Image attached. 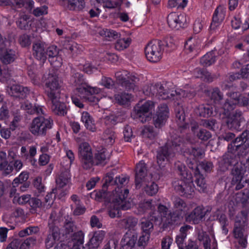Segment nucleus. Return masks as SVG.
Returning <instances> with one entry per match:
<instances>
[{"label":"nucleus","mask_w":249,"mask_h":249,"mask_svg":"<svg viewBox=\"0 0 249 249\" xmlns=\"http://www.w3.org/2000/svg\"><path fill=\"white\" fill-rule=\"evenodd\" d=\"M143 93L149 96H155L159 99H178L182 97L192 98L195 93L190 90L177 89L170 90L166 84L157 83L155 84L147 85L143 88Z\"/></svg>","instance_id":"nucleus-1"},{"label":"nucleus","mask_w":249,"mask_h":249,"mask_svg":"<svg viewBox=\"0 0 249 249\" xmlns=\"http://www.w3.org/2000/svg\"><path fill=\"white\" fill-rule=\"evenodd\" d=\"M71 82L72 84L77 86L76 90L79 96L83 99L89 100L93 103H98L99 101L98 97L95 95L101 92V89L97 87H92L86 83L83 75L78 72L73 74Z\"/></svg>","instance_id":"nucleus-2"},{"label":"nucleus","mask_w":249,"mask_h":249,"mask_svg":"<svg viewBox=\"0 0 249 249\" xmlns=\"http://www.w3.org/2000/svg\"><path fill=\"white\" fill-rule=\"evenodd\" d=\"M122 190L118 188L113 195H110V208L108 211V214L111 218L120 216L119 210H127L131 207V204L127 200L129 193L128 190Z\"/></svg>","instance_id":"nucleus-3"},{"label":"nucleus","mask_w":249,"mask_h":249,"mask_svg":"<svg viewBox=\"0 0 249 249\" xmlns=\"http://www.w3.org/2000/svg\"><path fill=\"white\" fill-rule=\"evenodd\" d=\"M185 166L178 167L181 178L173 183L175 190L181 196L189 197L194 191L192 176L185 170Z\"/></svg>","instance_id":"nucleus-4"},{"label":"nucleus","mask_w":249,"mask_h":249,"mask_svg":"<svg viewBox=\"0 0 249 249\" xmlns=\"http://www.w3.org/2000/svg\"><path fill=\"white\" fill-rule=\"evenodd\" d=\"M183 145L182 138L175 137L169 141L166 145L161 147L158 152L157 155V163L160 167H162L166 164L169 157L171 155V151L174 153L178 151L179 147Z\"/></svg>","instance_id":"nucleus-5"},{"label":"nucleus","mask_w":249,"mask_h":249,"mask_svg":"<svg viewBox=\"0 0 249 249\" xmlns=\"http://www.w3.org/2000/svg\"><path fill=\"white\" fill-rule=\"evenodd\" d=\"M53 120L50 117L38 116L34 118L29 127V131L36 136H44L47 131L52 129Z\"/></svg>","instance_id":"nucleus-6"},{"label":"nucleus","mask_w":249,"mask_h":249,"mask_svg":"<svg viewBox=\"0 0 249 249\" xmlns=\"http://www.w3.org/2000/svg\"><path fill=\"white\" fill-rule=\"evenodd\" d=\"M59 223V219L57 216V212L55 211H52L48 219L49 231L45 240V244L47 249L52 247L56 241L59 239L60 231L58 227Z\"/></svg>","instance_id":"nucleus-7"},{"label":"nucleus","mask_w":249,"mask_h":249,"mask_svg":"<svg viewBox=\"0 0 249 249\" xmlns=\"http://www.w3.org/2000/svg\"><path fill=\"white\" fill-rule=\"evenodd\" d=\"M45 93L49 100H54L60 98V82L56 74L49 73L45 82Z\"/></svg>","instance_id":"nucleus-8"},{"label":"nucleus","mask_w":249,"mask_h":249,"mask_svg":"<svg viewBox=\"0 0 249 249\" xmlns=\"http://www.w3.org/2000/svg\"><path fill=\"white\" fill-rule=\"evenodd\" d=\"M115 75L117 82L127 90H134L140 81L136 74L130 73L126 70L117 71Z\"/></svg>","instance_id":"nucleus-9"},{"label":"nucleus","mask_w":249,"mask_h":249,"mask_svg":"<svg viewBox=\"0 0 249 249\" xmlns=\"http://www.w3.org/2000/svg\"><path fill=\"white\" fill-rule=\"evenodd\" d=\"M176 213H169L168 209L163 205L160 204L158 207V211L155 209L151 220L160 224L162 222L165 224H173L177 221L178 215L175 216Z\"/></svg>","instance_id":"nucleus-10"},{"label":"nucleus","mask_w":249,"mask_h":249,"mask_svg":"<svg viewBox=\"0 0 249 249\" xmlns=\"http://www.w3.org/2000/svg\"><path fill=\"white\" fill-rule=\"evenodd\" d=\"M163 49L160 42L157 40L150 42L145 47V54L147 59L152 63H157L161 59Z\"/></svg>","instance_id":"nucleus-11"},{"label":"nucleus","mask_w":249,"mask_h":249,"mask_svg":"<svg viewBox=\"0 0 249 249\" xmlns=\"http://www.w3.org/2000/svg\"><path fill=\"white\" fill-rule=\"evenodd\" d=\"M192 153L194 157V160L196 162L195 166L191 167L192 169L194 168L195 182L197 185V186L200 188V190H201L202 189V175L201 174L202 162L201 161L202 159V150L199 148L196 149L193 148L192 150Z\"/></svg>","instance_id":"nucleus-12"},{"label":"nucleus","mask_w":249,"mask_h":249,"mask_svg":"<svg viewBox=\"0 0 249 249\" xmlns=\"http://www.w3.org/2000/svg\"><path fill=\"white\" fill-rule=\"evenodd\" d=\"M167 22L170 28L175 30L185 28L188 23L187 17L185 14L176 12H172L168 15Z\"/></svg>","instance_id":"nucleus-13"},{"label":"nucleus","mask_w":249,"mask_h":249,"mask_svg":"<svg viewBox=\"0 0 249 249\" xmlns=\"http://www.w3.org/2000/svg\"><path fill=\"white\" fill-rule=\"evenodd\" d=\"M79 154L83 167L86 169L90 168L93 164V156L88 143L85 142L80 144Z\"/></svg>","instance_id":"nucleus-14"},{"label":"nucleus","mask_w":249,"mask_h":249,"mask_svg":"<svg viewBox=\"0 0 249 249\" xmlns=\"http://www.w3.org/2000/svg\"><path fill=\"white\" fill-rule=\"evenodd\" d=\"M244 121L243 112L239 109H236L227 118L226 124L229 129L239 131L241 129V123Z\"/></svg>","instance_id":"nucleus-15"},{"label":"nucleus","mask_w":249,"mask_h":249,"mask_svg":"<svg viewBox=\"0 0 249 249\" xmlns=\"http://www.w3.org/2000/svg\"><path fill=\"white\" fill-rule=\"evenodd\" d=\"M169 110L166 104L158 106L156 114L154 117V125L156 127L160 128L163 126L169 117Z\"/></svg>","instance_id":"nucleus-16"},{"label":"nucleus","mask_w":249,"mask_h":249,"mask_svg":"<svg viewBox=\"0 0 249 249\" xmlns=\"http://www.w3.org/2000/svg\"><path fill=\"white\" fill-rule=\"evenodd\" d=\"M155 107V103L152 101H147L136 108L137 115L140 117H145V122L151 116L152 111Z\"/></svg>","instance_id":"nucleus-17"},{"label":"nucleus","mask_w":249,"mask_h":249,"mask_svg":"<svg viewBox=\"0 0 249 249\" xmlns=\"http://www.w3.org/2000/svg\"><path fill=\"white\" fill-rule=\"evenodd\" d=\"M137 233L134 231L129 230L123 236L121 245L123 249H132L137 240Z\"/></svg>","instance_id":"nucleus-18"},{"label":"nucleus","mask_w":249,"mask_h":249,"mask_svg":"<svg viewBox=\"0 0 249 249\" xmlns=\"http://www.w3.org/2000/svg\"><path fill=\"white\" fill-rule=\"evenodd\" d=\"M174 208L175 212L173 213H176L175 216L178 215V218L177 220L179 219L182 214L189 211L193 208L192 205L191 204H187L186 202L179 197H176L173 201Z\"/></svg>","instance_id":"nucleus-19"},{"label":"nucleus","mask_w":249,"mask_h":249,"mask_svg":"<svg viewBox=\"0 0 249 249\" xmlns=\"http://www.w3.org/2000/svg\"><path fill=\"white\" fill-rule=\"evenodd\" d=\"M147 167L143 160H141L136 165L135 168V184L137 187L140 188L141 183L144 181L147 175Z\"/></svg>","instance_id":"nucleus-20"},{"label":"nucleus","mask_w":249,"mask_h":249,"mask_svg":"<svg viewBox=\"0 0 249 249\" xmlns=\"http://www.w3.org/2000/svg\"><path fill=\"white\" fill-rule=\"evenodd\" d=\"M231 174L232 176L231 184L236 185L235 190H236L242 189L244 187L243 183L242 182L244 175L242 166L240 165L233 166Z\"/></svg>","instance_id":"nucleus-21"},{"label":"nucleus","mask_w":249,"mask_h":249,"mask_svg":"<svg viewBox=\"0 0 249 249\" xmlns=\"http://www.w3.org/2000/svg\"><path fill=\"white\" fill-rule=\"evenodd\" d=\"M45 44L42 42L37 41L33 44L32 50L33 56L37 60L44 62L46 59Z\"/></svg>","instance_id":"nucleus-22"},{"label":"nucleus","mask_w":249,"mask_h":249,"mask_svg":"<svg viewBox=\"0 0 249 249\" xmlns=\"http://www.w3.org/2000/svg\"><path fill=\"white\" fill-rule=\"evenodd\" d=\"M155 208V201L151 199H145L139 203L138 209L139 213H148L150 215V220H151Z\"/></svg>","instance_id":"nucleus-23"},{"label":"nucleus","mask_w":249,"mask_h":249,"mask_svg":"<svg viewBox=\"0 0 249 249\" xmlns=\"http://www.w3.org/2000/svg\"><path fill=\"white\" fill-rule=\"evenodd\" d=\"M71 175L69 169L62 170L58 174L55 179L56 185L58 187L63 188L69 185L71 183Z\"/></svg>","instance_id":"nucleus-24"},{"label":"nucleus","mask_w":249,"mask_h":249,"mask_svg":"<svg viewBox=\"0 0 249 249\" xmlns=\"http://www.w3.org/2000/svg\"><path fill=\"white\" fill-rule=\"evenodd\" d=\"M16 52L14 50L3 46L0 48V59L5 64H8L16 59Z\"/></svg>","instance_id":"nucleus-25"},{"label":"nucleus","mask_w":249,"mask_h":249,"mask_svg":"<svg viewBox=\"0 0 249 249\" xmlns=\"http://www.w3.org/2000/svg\"><path fill=\"white\" fill-rule=\"evenodd\" d=\"M202 219V207L197 206L190 213L186 214L185 220L194 224H198Z\"/></svg>","instance_id":"nucleus-26"},{"label":"nucleus","mask_w":249,"mask_h":249,"mask_svg":"<svg viewBox=\"0 0 249 249\" xmlns=\"http://www.w3.org/2000/svg\"><path fill=\"white\" fill-rule=\"evenodd\" d=\"M225 9L219 6L215 9L214 13L213 21L210 25L211 29H215L224 19L225 16Z\"/></svg>","instance_id":"nucleus-27"},{"label":"nucleus","mask_w":249,"mask_h":249,"mask_svg":"<svg viewBox=\"0 0 249 249\" xmlns=\"http://www.w3.org/2000/svg\"><path fill=\"white\" fill-rule=\"evenodd\" d=\"M46 55H48L50 59L55 58V62H53L52 60H50L51 64L53 65V67H59L61 66L62 59L59 56H58V50L56 46L52 45L49 47L46 51Z\"/></svg>","instance_id":"nucleus-28"},{"label":"nucleus","mask_w":249,"mask_h":249,"mask_svg":"<svg viewBox=\"0 0 249 249\" xmlns=\"http://www.w3.org/2000/svg\"><path fill=\"white\" fill-rule=\"evenodd\" d=\"M30 90L27 87L18 85H13L10 87L9 94L14 97L24 98L29 93Z\"/></svg>","instance_id":"nucleus-29"},{"label":"nucleus","mask_w":249,"mask_h":249,"mask_svg":"<svg viewBox=\"0 0 249 249\" xmlns=\"http://www.w3.org/2000/svg\"><path fill=\"white\" fill-rule=\"evenodd\" d=\"M106 235V232L103 230L95 231L88 242L90 248L97 249L102 243Z\"/></svg>","instance_id":"nucleus-30"},{"label":"nucleus","mask_w":249,"mask_h":249,"mask_svg":"<svg viewBox=\"0 0 249 249\" xmlns=\"http://www.w3.org/2000/svg\"><path fill=\"white\" fill-rule=\"evenodd\" d=\"M59 99L50 100L52 103L51 109L54 114L60 116H64L67 114V107L64 103L59 101Z\"/></svg>","instance_id":"nucleus-31"},{"label":"nucleus","mask_w":249,"mask_h":249,"mask_svg":"<svg viewBox=\"0 0 249 249\" xmlns=\"http://www.w3.org/2000/svg\"><path fill=\"white\" fill-rule=\"evenodd\" d=\"M84 233L82 231L74 232L71 236V241L69 242V246L81 248L84 243Z\"/></svg>","instance_id":"nucleus-32"},{"label":"nucleus","mask_w":249,"mask_h":249,"mask_svg":"<svg viewBox=\"0 0 249 249\" xmlns=\"http://www.w3.org/2000/svg\"><path fill=\"white\" fill-rule=\"evenodd\" d=\"M114 102L120 105H128L133 100L131 94L125 92H118L114 94Z\"/></svg>","instance_id":"nucleus-33"},{"label":"nucleus","mask_w":249,"mask_h":249,"mask_svg":"<svg viewBox=\"0 0 249 249\" xmlns=\"http://www.w3.org/2000/svg\"><path fill=\"white\" fill-rule=\"evenodd\" d=\"M81 121L84 123L86 128L91 132L96 131L94 120L89 113L87 111L82 112L81 118Z\"/></svg>","instance_id":"nucleus-34"},{"label":"nucleus","mask_w":249,"mask_h":249,"mask_svg":"<svg viewBox=\"0 0 249 249\" xmlns=\"http://www.w3.org/2000/svg\"><path fill=\"white\" fill-rule=\"evenodd\" d=\"M138 223V219L132 216L125 217L119 220L118 224L121 228L125 229H133Z\"/></svg>","instance_id":"nucleus-35"},{"label":"nucleus","mask_w":249,"mask_h":249,"mask_svg":"<svg viewBox=\"0 0 249 249\" xmlns=\"http://www.w3.org/2000/svg\"><path fill=\"white\" fill-rule=\"evenodd\" d=\"M249 210H242L236 215L234 226L246 227L248 225Z\"/></svg>","instance_id":"nucleus-36"},{"label":"nucleus","mask_w":249,"mask_h":249,"mask_svg":"<svg viewBox=\"0 0 249 249\" xmlns=\"http://www.w3.org/2000/svg\"><path fill=\"white\" fill-rule=\"evenodd\" d=\"M227 151L229 153L233 155V156H236V158L245 156L247 153V148H244L240 145H235V144H228Z\"/></svg>","instance_id":"nucleus-37"},{"label":"nucleus","mask_w":249,"mask_h":249,"mask_svg":"<svg viewBox=\"0 0 249 249\" xmlns=\"http://www.w3.org/2000/svg\"><path fill=\"white\" fill-rule=\"evenodd\" d=\"M176 121L179 127L183 128H186L187 124L184 123L185 120V114L183 108L181 107L178 106L176 107Z\"/></svg>","instance_id":"nucleus-38"},{"label":"nucleus","mask_w":249,"mask_h":249,"mask_svg":"<svg viewBox=\"0 0 249 249\" xmlns=\"http://www.w3.org/2000/svg\"><path fill=\"white\" fill-rule=\"evenodd\" d=\"M128 181L129 178L124 175H122L121 176L116 177L114 180V184L117 185V187L112 191L111 195H113L118 188L122 190V193L123 194L124 192V190H127L124 188V186L128 183Z\"/></svg>","instance_id":"nucleus-39"},{"label":"nucleus","mask_w":249,"mask_h":249,"mask_svg":"<svg viewBox=\"0 0 249 249\" xmlns=\"http://www.w3.org/2000/svg\"><path fill=\"white\" fill-rule=\"evenodd\" d=\"M193 38L190 37L186 41L185 44V48L186 50H188L189 52H192L194 50H196V52H201V41L199 40L198 41H196L194 39L192 41Z\"/></svg>","instance_id":"nucleus-40"},{"label":"nucleus","mask_w":249,"mask_h":249,"mask_svg":"<svg viewBox=\"0 0 249 249\" xmlns=\"http://www.w3.org/2000/svg\"><path fill=\"white\" fill-rule=\"evenodd\" d=\"M236 158V156H233V155L229 153V152L227 151L223 156L222 163L227 168L228 166L231 165H234V166H239V165L236 164L237 163Z\"/></svg>","instance_id":"nucleus-41"},{"label":"nucleus","mask_w":249,"mask_h":249,"mask_svg":"<svg viewBox=\"0 0 249 249\" xmlns=\"http://www.w3.org/2000/svg\"><path fill=\"white\" fill-rule=\"evenodd\" d=\"M205 93L215 103L219 102L223 99V94L217 88L213 89L212 90H205Z\"/></svg>","instance_id":"nucleus-42"},{"label":"nucleus","mask_w":249,"mask_h":249,"mask_svg":"<svg viewBox=\"0 0 249 249\" xmlns=\"http://www.w3.org/2000/svg\"><path fill=\"white\" fill-rule=\"evenodd\" d=\"M115 136L113 131L107 130L103 134V140L107 145H112L115 142Z\"/></svg>","instance_id":"nucleus-43"},{"label":"nucleus","mask_w":249,"mask_h":249,"mask_svg":"<svg viewBox=\"0 0 249 249\" xmlns=\"http://www.w3.org/2000/svg\"><path fill=\"white\" fill-rule=\"evenodd\" d=\"M58 189L55 188L53 189L52 191L48 193L45 197V203L43 204L44 208L48 209L51 207L53 203L54 198L55 197V194L57 193Z\"/></svg>","instance_id":"nucleus-44"},{"label":"nucleus","mask_w":249,"mask_h":249,"mask_svg":"<svg viewBox=\"0 0 249 249\" xmlns=\"http://www.w3.org/2000/svg\"><path fill=\"white\" fill-rule=\"evenodd\" d=\"M131 39L129 38H123L118 39L115 43V48L119 51L127 48L130 44Z\"/></svg>","instance_id":"nucleus-45"},{"label":"nucleus","mask_w":249,"mask_h":249,"mask_svg":"<svg viewBox=\"0 0 249 249\" xmlns=\"http://www.w3.org/2000/svg\"><path fill=\"white\" fill-rule=\"evenodd\" d=\"M100 35L108 40L116 39L118 37L119 35L116 31L107 29L101 30L100 31Z\"/></svg>","instance_id":"nucleus-46"},{"label":"nucleus","mask_w":249,"mask_h":249,"mask_svg":"<svg viewBox=\"0 0 249 249\" xmlns=\"http://www.w3.org/2000/svg\"><path fill=\"white\" fill-rule=\"evenodd\" d=\"M14 170L13 165L7 161L4 160L0 163V171L4 176H7L11 174Z\"/></svg>","instance_id":"nucleus-47"},{"label":"nucleus","mask_w":249,"mask_h":249,"mask_svg":"<svg viewBox=\"0 0 249 249\" xmlns=\"http://www.w3.org/2000/svg\"><path fill=\"white\" fill-rule=\"evenodd\" d=\"M141 229L142 231V233H148L150 235L151 232L153 230V224L146 219H142L141 223Z\"/></svg>","instance_id":"nucleus-48"},{"label":"nucleus","mask_w":249,"mask_h":249,"mask_svg":"<svg viewBox=\"0 0 249 249\" xmlns=\"http://www.w3.org/2000/svg\"><path fill=\"white\" fill-rule=\"evenodd\" d=\"M158 185L153 181L148 182L144 188L146 193L150 196H152L158 191Z\"/></svg>","instance_id":"nucleus-49"},{"label":"nucleus","mask_w":249,"mask_h":249,"mask_svg":"<svg viewBox=\"0 0 249 249\" xmlns=\"http://www.w3.org/2000/svg\"><path fill=\"white\" fill-rule=\"evenodd\" d=\"M71 100L72 103L77 107L82 108L84 107V105L83 104V102H88L91 104H92L93 105L96 104L97 103H93L91 102H90L89 100H85L83 99H82L79 96L78 93L77 92V93L71 96Z\"/></svg>","instance_id":"nucleus-50"},{"label":"nucleus","mask_w":249,"mask_h":249,"mask_svg":"<svg viewBox=\"0 0 249 249\" xmlns=\"http://www.w3.org/2000/svg\"><path fill=\"white\" fill-rule=\"evenodd\" d=\"M240 71V73H235L231 75L232 79L235 80L240 78H247L249 74V64L246 65L244 68L242 67Z\"/></svg>","instance_id":"nucleus-51"},{"label":"nucleus","mask_w":249,"mask_h":249,"mask_svg":"<svg viewBox=\"0 0 249 249\" xmlns=\"http://www.w3.org/2000/svg\"><path fill=\"white\" fill-rule=\"evenodd\" d=\"M29 19V16L26 14L21 15L17 21L18 26L21 29H26L28 27V20Z\"/></svg>","instance_id":"nucleus-52"},{"label":"nucleus","mask_w":249,"mask_h":249,"mask_svg":"<svg viewBox=\"0 0 249 249\" xmlns=\"http://www.w3.org/2000/svg\"><path fill=\"white\" fill-rule=\"evenodd\" d=\"M31 196L29 195H24L20 196H15L13 199V202L15 204H18L19 205L25 204L26 203H29Z\"/></svg>","instance_id":"nucleus-53"},{"label":"nucleus","mask_w":249,"mask_h":249,"mask_svg":"<svg viewBox=\"0 0 249 249\" xmlns=\"http://www.w3.org/2000/svg\"><path fill=\"white\" fill-rule=\"evenodd\" d=\"M79 68L82 70L85 73L89 74H92L97 71V67L89 62L86 63L82 66H80Z\"/></svg>","instance_id":"nucleus-54"},{"label":"nucleus","mask_w":249,"mask_h":249,"mask_svg":"<svg viewBox=\"0 0 249 249\" xmlns=\"http://www.w3.org/2000/svg\"><path fill=\"white\" fill-rule=\"evenodd\" d=\"M215 61V56L213 52H210L203 55V66H209Z\"/></svg>","instance_id":"nucleus-55"},{"label":"nucleus","mask_w":249,"mask_h":249,"mask_svg":"<svg viewBox=\"0 0 249 249\" xmlns=\"http://www.w3.org/2000/svg\"><path fill=\"white\" fill-rule=\"evenodd\" d=\"M36 243V238L34 237H30L24 240L20 247L21 248V249H30L35 245Z\"/></svg>","instance_id":"nucleus-56"},{"label":"nucleus","mask_w":249,"mask_h":249,"mask_svg":"<svg viewBox=\"0 0 249 249\" xmlns=\"http://www.w3.org/2000/svg\"><path fill=\"white\" fill-rule=\"evenodd\" d=\"M12 4L17 8H21L24 5V0H5L0 1V5H7Z\"/></svg>","instance_id":"nucleus-57"},{"label":"nucleus","mask_w":249,"mask_h":249,"mask_svg":"<svg viewBox=\"0 0 249 249\" xmlns=\"http://www.w3.org/2000/svg\"><path fill=\"white\" fill-rule=\"evenodd\" d=\"M142 134L144 137L150 139H154L156 135L153 130V127L151 126H145L142 130Z\"/></svg>","instance_id":"nucleus-58"},{"label":"nucleus","mask_w":249,"mask_h":249,"mask_svg":"<svg viewBox=\"0 0 249 249\" xmlns=\"http://www.w3.org/2000/svg\"><path fill=\"white\" fill-rule=\"evenodd\" d=\"M150 237V235L148 233H144L142 232V234L138 240V246L143 249L147 245Z\"/></svg>","instance_id":"nucleus-59"},{"label":"nucleus","mask_w":249,"mask_h":249,"mask_svg":"<svg viewBox=\"0 0 249 249\" xmlns=\"http://www.w3.org/2000/svg\"><path fill=\"white\" fill-rule=\"evenodd\" d=\"M190 125L192 131L194 133V134H196L197 137L199 139L202 140L201 136H202V130L201 128H199L198 124L195 121H193L191 123Z\"/></svg>","instance_id":"nucleus-60"},{"label":"nucleus","mask_w":249,"mask_h":249,"mask_svg":"<svg viewBox=\"0 0 249 249\" xmlns=\"http://www.w3.org/2000/svg\"><path fill=\"white\" fill-rule=\"evenodd\" d=\"M48 13V7L44 5L39 7H37L33 11V14L36 17H40L46 15Z\"/></svg>","instance_id":"nucleus-61"},{"label":"nucleus","mask_w":249,"mask_h":249,"mask_svg":"<svg viewBox=\"0 0 249 249\" xmlns=\"http://www.w3.org/2000/svg\"><path fill=\"white\" fill-rule=\"evenodd\" d=\"M173 242V239L170 236L163 237L161 242V249H170Z\"/></svg>","instance_id":"nucleus-62"},{"label":"nucleus","mask_w":249,"mask_h":249,"mask_svg":"<svg viewBox=\"0 0 249 249\" xmlns=\"http://www.w3.org/2000/svg\"><path fill=\"white\" fill-rule=\"evenodd\" d=\"M95 158L98 161L97 164L102 163L105 161L107 159L106 151L105 150H103L101 151H98V152L95 154Z\"/></svg>","instance_id":"nucleus-63"},{"label":"nucleus","mask_w":249,"mask_h":249,"mask_svg":"<svg viewBox=\"0 0 249 249\" xmlns=\"http://www.w3.org/2000/svg\"><path fill=\"white\" fill-rule=\"evenodd\" d=\"M100 83L107 89H110L114 85V82L112 79L106 76L102 77Z\"/></svg>","instance_id":"nucleus-64"}]
</instances>
